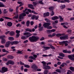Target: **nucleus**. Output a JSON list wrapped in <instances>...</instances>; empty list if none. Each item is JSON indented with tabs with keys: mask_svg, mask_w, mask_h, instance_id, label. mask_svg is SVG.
I'll use <instances>...</instances> for the list:
<instances>
[{
	"mask_svg": "<svg viewBox=\"0 0 74 74\" xmlns=\"http://www.w3.org/2000/svg\"><path fill=\"white\" fill-rule=\"evenodd\" d=\"M7 53H6L5 54H2V55H0V58H1V56L2 57H3V56H5V55H7Z\"/></svg>",
	"mask_w": 74,
	"mask_h": 74,
	"instance_id": "nucleus-48",
	"label": "nucleus"
},
{
	"mask_svg": "<svg viewBox=\"0 0 74 74\" xmlns=\"http://www.w3.org/2000/svg\"><path fill=\"white\" fill-rule=\"evenodd\" d=\"M64 35H65V34L64 33L62 34L58 33L56 34V36H57V37H60V36H64Z\"/></svg>",
	"mask_w": 74,
	"mask_h": 74,
	"instance_id": "nucleus-13",
	"label": "nucleus"
},
{
	"mask_svg": "<svg viewBox=\"0 0 74 74\" xmlns=\"http://www.w3.org/2000/svg\"><path fill=\"white\" fill-rule=\"evenodd\" d=\"M7 65H9V64H11V60L8 61L6 63Z\"/></svg>",
	"mask_w": 74,
	"mask_h": 74,
	"instance_id": "nucleus-39",
	"label": "nucleus"
},
{
	"mask_svg": "<svg viewBox=\"0 0 74 74\" xmlns=\"http://www.w3.org/2000/svg\"><path fill=\"white\" fill-rule=\"evenodd\" d=\"M68 33H69V34H71V29H69L67 31Z\"/></svg>",
	"mask_w": 74,
	"mask_h": 74,
	"instance_id": "nucleus-49",
	"label": "nucleus"
},
{
	"mask_svg": "<svg viewBox=\"0 0 74 74\" xmlns=\"http://www.w3.org/2000/svg\"><path fill=\"white\" fill-rule=\"evenodd\" d=\"M45 21H46L47 22H49V23H50V22H51V21L48 19V18H46L45 19Z\"/></svg>",
	"mask_w": 74,
	"mask_h": 74,
	"instance_id": "nucleus-30",
	"label": "nucleus"
},
{
	"mask_svg": "<svg viewBox=\"0 0 74 74\" xmlns=\"http://www.w3.org/2000/svg\"><path fill=\"white\" fill-rule=\"evenodd\" d=\"M56 33H53L52 35V37H54V36H56Z\"/></svg>",
	"mask_w": 74,
	"mask_h": 74,
	"instance_id": "nucleus-63",
	"label": "nucleus"
},
{
	"mask_svg": "<svg viewBox=\"0 0 74 74\" xmlns=\"http://www.w3.org/2000/svg\"><path fill=\"white\" fill-rule=\"evenodd\" d=\"M40 37L38 36H32L29 38V40L31 42H37L39 40Z\"/></svg>",
	"mask_w": 74,
	"mask_h": 74,
	"instance_id": "nucleus-1",
	"label": "nucleus"
},
{
	"mask_svg": "<svg viewBox=\"0 0 74 74\" xmlns=\"http://www.w3.org/2000/svg\"><path fill=\"white\" fill-rule=\"evenodd\" d=\"M11 44V42L8 41L6 42V44L5 45V47L6 48H8V47H10V45Z\"/></svg>",
	"mask_w": 74,
	"mask_h": 74,
	"instance_id": "nucleus-6",
	"label": "nucleus"
},
{
	"mask_svg": "<svg viewBox=\"0 0 74 74\" xmlns=\"http://www.w3.org/2000/svg\"><path fill=\"white\" fill-rule=\"evenodd\" d=\"M26 16V14L25 13H23L22 14H21L20 15V16H19V19H22L23 18V16Z\"/></svg>",
	"mask_w": 74,
	"mask_h": 74,
	"instance_id": "nucleus-4",
	"label": "nucleus"
},
{
	"mask_svg": "<svg viewBox=\"0 0 74 74\" xmlns=\"http://www.w3.org/2000/svg\"><path fill=\"white\" fill-rule=\"evenodd\" d=\"M20 65H25V63L22 62V61H20Z\"/></svg>",
	"mask_w": 74,
	"mask_h": 74,
	"instance_id": "nucleus-57",
	"label": "nucleus"
},
{
	"mask_svg": "<svg viewBox=\"0 0 74 74\" xmlns=\"http://www.w3.org/2000/svg\"><path fill=\"white\" fill-rule=\"evenodd\" d=\"M64 40H67L69 38H68V37H69L68 35H64Z\"/></svg>",
	"mask_w": 74,
	"mask_h": 74,
	"instance_id": "nucleus-27",
	"label": "nucleus"
},
{
	"mask_svg": "<svg viewBox=\"0 0 74 74\" xmlns=\"http://www.w3.org/2000/svg\"><path fill=\"white\" fill-rule=\"evenodd\" d=\"M32 7H33V5L32 4H28V7L30 8Z\"/></svg>",
	"mask_w": 74,
	"mask_h": 74,
	"instance_id": "nucleus-43",
	"label": "nucleus"
},
{
	"mask_svg": "<svg viewBox=\"0 0 74 74\" xmlns=\"http://www.w3.org/2000/svg\"><path fill=\"white\" fill-rule=\"evenodd\" d=\"M48 71L45 70L44 71V74H48Z\"/></svg>",
	"mask_w": 74,
	"mask_h": 74,
	"instance_id": "nucleus-53",
	"label": "nucleus"
},
{
	"mask_svg": "<svg viewBox=\"0 0 74 74\" xmlns=\"http://www.w3.org/2000/svg\"><path fill=\"white\" fill-rule=\"evenodd\" d=\"M59 19V17L57 16H53L51 18V19L53 21H55L56 19Z\"/></svg>",
	"mask_w": 74,
	"mask_h": 74,
	"instance_id": "nucleus-11",
	"label": "nucleus"
},
{
	"mask_svg": "<svg viewBox=\"0 0 74 74\" xmlns=\"http://www.w3.org/2000/svg\"><path fill=\"white\" fill-rule=\"evenodd\" d=\"M60 40H64V36H61L60 37Z\"/></svg>",
	"mask_w": 74,
	"mask_h": 74,
	"instance_id": "nucleus-46",
	"label": "nucleus"
},
{
	"mask_svg": "<svg viewBox=\"0 0 74 74\" xmlns=\"http://www.w3.org/2000/svg\"><path fill=\"white\" fill-rule=\"evenodd\" d=\"M69 69L71 71L73 72L74 71V67L71 66L69 67Z\"/></svg>",
	"mask_w": 74,
	"mask_h": 74,
	"instance_id": "nucleus-24",
	"label": "nucleus"
},
{
	"mask_svg": "<svg viewBox=\"0 0 74 74\" xmlns=\"http://www.w3.org/2000/svg\"><path fill=\"white\" fill-rule=\"evenodd\" d=\"M59 18L60 19V22H62L63 21L64 19L62 18V17L60 16H59Z\"/></svg>",
	"mask_w": 74,
	"mask_h": 74,
	"instance_id": "nucleus-23",
	"label": "nucleus"
},
{
	"mask_svg": "<svg viewBox=\"0 0 74 74\" xmlns=\"http://www.w3.org/2000/svg\"><path fill=\"white\" fill-rule=\"evenodd\" d=\"M41 63L43 64V67H44V66H46V64H47V63H46L45 61H42Z\"/></svg>",
	"mask_w": 74,
	"mask_h": 74,
	"instance_id": "nucleus-34",
	"label": "nucleus"
},
{
	"mask_svg": "<svg viewBox=\"0 0 74 74\" xmlns=\"http://www.w3.org/2000/svg\"><path fill=\"white\" fill-rule=\"evenodd\" d=\"M15 64V62L13 61L10 60V64L12 65H14Z\"/></svg>",
	"mask_w": 74,
	"mask_h": 74,
	"instance_id": "nucleus-42",
	"label": "nucleus"
},
{
	"mask_svg": "<svg viewBox=\"0 0 74 74\" xmlns=\"http://www.w3.org/2000/svg\"><path fill=\"white\" fill-rule=\"evenodd\" d=\"M11 44V42L8 41L6 42V44L5 45V47L6 48H8V47H10V45Z\"/></svg>",
	"mask_w": 74,
	"mask_h": 74,
	"instance_id": "nucleus-7",
	"label": "nucleus"
},
{
	"mask_svg": "<svg viewBox=\"0 0 74 74\" xmlns=\"http://www.w3.org/2000/svg\"><path fill=\"white\" fill-rule=\"evenodd\" d=\"M32 69L34 70V71H36L37 70V69L38 68V67L36 64H34L31 67Z\"/></svg>",
	"mask_w": 74,
	"mask_h": 74,
	"instance_id": "nucleus-9",
	"label": "nucleus"
},
{
	"mask_svg": "<svg viewBox=\"0 0 74 74\" xmlns=\"http://www.w3.org/2000/svg\"><path fill=\"white\" fill-rule=\"evenodd\" d=\"M65 2H67V3H70V1L69 0H64V1H60V3H65Z\"/></svg>",
	"mask_w": 74,
	"mask_h": 74,
	"instance_id": "nucleus-15",
	"label": "nucleus"
},
{
	"mask_svg": "<svg viewBox=\"0 0 74 74\" xmlns=\"http://www.w3.org/2000/svg\"><path fill=\"white\" fill-rule=\"evenodd\" d=\"M3 14H7V13H8V11L7 10V9H4L3 11Z\"/></svg>",
	"mask_w": 74,
	"mask_h": 74,
	"instance_id": "nucleus-32",
	"label": "nucleus"
},
{
	"mask_svg": "<svg viewBox=\"0 0 74 74\" xmlns=\"http://www.w3.org/2000/svg\"><path fill=\"white\" fill-rule=\"evenodd\" d=\"M5 35H2L0 36V39H1V40L4 39V38H5Z\"/></svg>",
	"mask_w": 74,
	"mask_h": 74,
	"instance_id": "nucleus-26",
	"label": "nucleus"
},
{
	"mask_svg": "<svg viewBox=\"0 0 74 74\" xmlns=\"http://www.w3.org/2000/svg\"><path fill=\"white\" fill-rule=\"evenodd\" d=\"M24 66L25 67H26V68H28V69L30 68V66L28 64H24Z\"/></svg>",
	"mask_w": 74,
	"mask_h": 74,
	"instance_id": "nucleus-33",
	"label": "nucleus"
},
{
	"mask_svg": "<svg viewBox=\"0 0 74 74\" xmlns=\"http://www.w3.org/2000/svg\"><path fill=\"white\" fill-rule=\"evenodd\" d=\"M47 32L48 33H51V29H49V30H47Z\"/></svg>",
	"mask_w": 74,
	"mask_h": 74,
	"instance_id": "nucleus-55",
	"label": "nucleus"
},
{
	"mask_svg": "<svg viewBox=\"0 0 74 74\" xmlns=\"http://www.w3.org/2000/svg\"><path fill=\"white\" fill-rule=\"evenodd\" d=\"M59 56H61V57H64L65 55L63 54V53H60L59 54Z\"/></svg>",
	"mask_w": 74,
	"mask_h": 74,
	"instance_id": "nucleus-25",
	"label": "nucleus"
},
{
	"mask_svg": "<svg viewBox=\"0 0 74 74\" xmlns=\"http://www.w3.org/2000/svg\"><path fill=\"white\" fill-rule=\"evenodd\" d=\"M2 44H4V43H5V42H6V40L5 39H1V41Z\"/></svg>",
	"mask_w": 74,
	"mask_h": 74,
	"instance_id": "nucleus-21",
	"label": "nucleus"
},
{
	"mask_svg": "<svg viewBox=\"0 0 74 74\" xmlns=\"http://www.w3.org/2000/svg\"><path fill=\"white\" fill-rule=\"evenodd\" d=\"M4 5L1 2H0V7H4Z\"/></svg>",
	"mask_w": 74,
	"mask_h": 74,
	"instance_id": "nucleus-37",
	"label": "nucleus"
},
{
	"mask_svg": "<svg viewBox=\"0 0 74 74\" xmlns=\"http://www.w3.org/2000/svg\"><path fill=\"white\" fill-rule=\"evenodd\" d=\"M43 67L45 69H51V67L50 66L47 65L44 66Z\"/></svg>",
	"mask_w": 74,
	"mask_h": 74,
	"instance_id": "nucleus-12",
	"label": "nucleus"
},
{
	"mask_svg": "<svg viewBox=\"0 0 74 74\" xmlns=\"http://www.w3.org/2000/svg\"><path fill=\"white\" fill-rule=\"evenodd\" d=\"M44 28L43 27H40V28H39V31H42V30H43V28Z\"/></svg>",
	"mask_w": 74,
	"mask_h": 74,
	"instance_id": "nucleus-58",
	"label": "nucleus"
},
{
	"mask_svg": "<svg viewBox=\"0 0 74 74\" xmlns=\"http://www.w3.org/2000/svg\"><path fill=\"white\" fill-rule=\"evenodd\" d=\"M51 25V23H44L43 25V26L45 28H47L49 25Z\"/></svg>",
	"mask_w": 74,
	"mask_h": 74,
	"instance_id": "nucleus-8",
	"label": "nucleus"
},
{
	"mask_svg": "<svg viewBox=\"0 0 74 74\" xmlns=\"http://www.w3.org/2000/svg\"><path fill=\"white\" fill-rule=\"evenodd\" d=\"M62 9H64L66 7V5H62Z\"/></svg>",
	"mask_w": 74,
	"mask_h": 74,
	"instance_id": "nucleus-47",
	"label": "nucleus"
},
{
	"mask_svg": "<svg viewBox=\"0 0 74 74\" xmlns=\"http://www.w3.org/2000/svg\"><path fill=\"white\" fill-rule=\"evenodd\" d=\"M59 43L60 45H62V44H64V43H65L64 41H63V42H59Z\"/></svg>",
	"mask_w": 74,
	"mask_h": 74,
	"instance_id": "nucleus-35",
	"label": "nucleus"
},
{
	"mask_svg": "<svg viewBox=\"0 0 74 74\" xmlns=\"http://www.w3.org/2000/svg\"><path fill=\"white\" fill-rule=\"evenodd\" d=\"M30 21H27L26 24L27 27H29V25H30Z\"/></svg>",
	"mask_w": 74,
	"mask_h": 74,
	"instance_id": "nucleus-20",
	"label": "nucleus"
},
{
	"mask_svg": "<svg viewBox=\"0 0 74 74\" xmlns=\"http://www.w3.org/2000/svg\"><path fill=\"white\" fill-rule=\"evenodd\" d=\"M32 4H33L34 6H35V5H36L37 3L36 2H34L32 3Z\"/></svg>",
	"mask_w": 74,
	"mask_h": 74,
	"instance_id": "nucleus-51",
	"label": "nucleus"
},
{
	"mask_svg": "<svg viewBox=\"0 0 74 74\" xmlns=\"http://www.w3.org/2000/svg\"><path fill=\"white\" fill-rule=\"evenodd\" d=\"M43 48H44V49H45L46 50H48V49H49L50 48V47H49L45 46L43 47Z\"/></svg>",
	"mask_w": 74,
	"mask_h": 74,
	"instance_id": "nucleus-29",
	"label": "nucleus"
},
{
	"mask_svg": "<svg viewBox=\"0 0 74 74\" xmlns=\"http://www.w3.org/2000/svg\"><path fill=\"white\" fill-rule=\"evenodd\" d=\"M9 34L10 36H12L14 35V32L13 31H11L10 33Z\"/></svg>",
	"mask_w": 74,
	"mask_h": 74,
	"instance_id": "nucleus-28",
	"label": "nucleus"
},
{
	"mask_svg": "<svg viewBox=\"0 0 74 74\" xmlns=\"http://www.w3.org/2000/svg\"><path fill=\"white\" fill-rule=\"evenodd\" d=\"M23 34L24 36H26V35H27L26 36V38L32 36V34H31V33L29 32H25V33H24Z\"/></svg>",
	"mask_w": 74,
	"mask_h": 74,
	"instance_id": "nucleus-3",
	"label": "nucleus"
},
{
	"mask_svg": "<svg viewBox=\"0 0 74 74\" xmlns=\"http://www.w3.org/2000/svg\"><path fill=\"white\" fill-rule=\"evenodd\" d=\"M74 54H73L72 56L71 55H69L68 56V57L70 60L72 61H74Z\"/></svg>",
	"mask_w": 74,
	"mask_h": 74,
	"instance_id": "nucleus-5",
	"label": "nucleus"
},
{
	"mask_svg": "<svg viewBox=\"0 0 74 74\" xmlns=\"http://www.w3.org/2000/svg\"><path fill=\"white\" fill-rule=\"evenodd\" d=\"M26 32H31L32 33V29H30L29 28H27L25 29Z\"/></svg>",
	"mask_w": 74,
	"mask_h": 74,
	"instance_id": "nucleus-14",
	"label": "nucleus"
},
{
	"mask_svg": "<svg viewBox=\"0 0 74 74\" xmlns=\"http://www.w3.org/2000/svg\"><path fill=\"white\" fill-rule=\"evenodd\" d=\"M4 21V19L3 18H0V22H3Z\"/></svg>",
	"mask_w": 74,
	"mask_h": 74,
	"instance_id": "nucleus-59",
	"label": "nucleus"
},
{
	"mask_svg": "<svg viewBox=\"0 0 74 74\" xmlns=\"http://www.w3.org/2000/svg\"><path fill=\"white\" fill-rule=\"evenodd\" d=\"M67 50H64L63 51H62V52H63V53H67Z\"/></svg>",
	"mask_w": 74,
	"mask_h": 74,
	"instance_id": "nucleus-56",
	"label": "nucleus"
},
{
	"mask_svg": "<svg viewBox=\"0 0 74 74\" xmlns=\"http://www.w3.org/2000/svg\"><path fill=\"white\" fill-rule=\"evenodd\" d=\"M64 42H65V43H64V44H65V46H67L68 45V44H67L68 43V41H64Z\"/></svg>",
	"mask_w": 74,
	"mask_h": 74,
	"instance_id": "nucleus-31",
	"label": "nucleus"
},
{
	"mask_svg": "<svg viewBox=\"0 0 74 74\" xmlns=\"http://www.w3.org/2000/svg\"><path fill=\"white\" fill-rule=\"evenodd\" d=\"M14 11V10L10 8L9 9V11L10 12H12Z\"/></svg>",
	"mask_w": 74,
	"mask_h": 74,
	"instance_id": "nucleus-61",
	"label": "nucleus"
},
{
	"mask_svg": "<svg viewBox=\"0 0 74 74\" xmlns=\"http://www.w3.org/2000/svg\"><path fill=\"white\" fill-rule=\"evenodd\" d=\"M17 52H16V53L17 54H23V53H22V51L23 50H22L21 51H20L18 50H17Z\"/></svg>",
	"mask_w": 74,
	"mask_h": 74,
	"instance_id": "nucleus-18",
	"label": "nucleus"
},
{
	"mask_svg": "<svg viewBox=\"0 0 74 74\" xmlns=\"http://www.w3.org/2000/svg\"><path fill=\"white\" fill-rule=\"evenodd\" d=\"M16 32L17 34H19V33H20V31L16 30Z\"/></svg>",
	"mask_w": 74,
	"mask_h": 74,
	"instance_id": "nucleus-64",
	"label": "nucleus"
},
{
	"mask_svg": "<svg viewBox=\"0 0 74 74\" xmlns=\"http://www.w3.org/2000/svg\"><path fill=\"white\" fill-rule=\"evenodd\" d=\"M1 70H0V73H4L8 71V68H6L5 67H2Z\"/></svg>",
	"mask_w": 74,
	"mask_h": 74,
	"instance_id": "nucleus-2",
	"label": "nucleus"
},
{
	"mask_svg": "<svg viewBox=\"0 0 74 74\" xmlns=\"http://www.w3.org/2000/svg\"><path fill=\"white\" fill-rule=\"evenodd\" d=\"M32 13H33V14H35V15H37L38 13L34 11V10H32Z\"/></svg>",
	"mask_w": 74,
	"mask_h": 74,
	"instance_id": "nucleus-45",
	"label": "nucleus"
},
{
	"mask_svg": "<svg viewBox=\"0 0 74 74\" xmlns=\"http://www.w3.org/2000/svg\"><path fill=\"white\" fill-rule=\"evenodd\" d=\"M45 40V38H44L43 37H42L40 38V41H43V40Z\"/></svg>",
	"mask_w": 74,
	"mask_h": 74,
	"instance_id": "nucleus-62",
	"label": "nucleus"
},
{
	"mask_svg": "<svg viewBox=\"0 0 74 74\" xmlns=\"http://www.w3.org/2000/svg\"><path fill=\"white\" fill-rule=\"evenodd\" d=\"M55 14V13H54V12L53 10L51 11V16H53Z\"/></svg>",
	"mask_w": 74,
	"mask_h": 74,
	"instance_id": "nucleus-50",
	"label": "nucleus"
},
{
	"mask_svg": "<svg viewBox=\"0 0 74 74\" xmlns=\"http://www.w3.org/2000/svg\"><path fill=\"white\" fill-rule=\"evenodd\" d=\"M39 4H41V5H44V2H42V1H39Z\"/></svg>",
	"mask_w": 74,
	"mask_h": 74,
	"instance_id": "nucleus-38",
	"label": "nucleus"
},
{
	"mask_svg": "<svg viewBox=\"0 0 74 74\" xmlns=\"http://www.w3.org/2000/svg\"><path fill=\"white\" fill-rule=\"evenodd\" d=\"M8 26L9 27H11L12 25V23L11 22H8L7 24Z\"/></svg>",
	"mask_w": 74,
	"mask_h": 74,
	"instance_id": "nucleus-17",
	"label": "nucleus"
},
{
	"mask_svg": "<svg viewBox=\"0 0 74 74\" xmlns=\"http://www.w3.org/2000/svg\"><path fill=\"white\" fill-rule=\"evenodd\" d=\"M49 9L50 11H52L53 10V7L52 6L50 7H49Z\"/></svg>",
	"mask_w": 74,
	"mask_h": 74,
	"instance_id": "nucleus-40",
	"label": "nucleus"
},
{
	"mask_svg": "<svg viewBox=\"0 0 74 74\" xmlns=\"http://www.w3.org/2000/svg\"><path fill=\"white\" fill-rule=\"evenodd\" d=\"M49 45L50 47L52 49H55V47H54V46L51 45L50 44H49Z\"/></svg>",
	"mask_w": 74,
	"mask_h": 74,
	"instance_id": "nucleus-22",
	"label": "nucleus"
},
{
	"mask_svg": "<svg viewBox=\"0 0 74 74\" xmlns=\"http://www.w3.org/2000/svg\"><path fill=\"white\" fill-rule=\"evenodd\" d=\"M21 38L22 40H26L27 39V38H26V36H22Z\"/></svg>",
	"mask_w": 74,
	"mask_h": 74,
	"instance_id": "nucleus-36",
	"label": "nucleus"
},
{
	"mask_svg": "<svg viewBox=\"0 0 74 74\" xmlns=\"http://www.w3.org/2000/svg\"><path fill=\"white\" fill-rule=\"evenodd\" d=\"M47 29H52V27L51 26H49L48 27H47Z\"/></svg>",
	"mask_w": 74,
	"mask_h": 74,
	"instance_id": "nucleus-52",
	"label": "nucleus"
},
{
	"mask_svg": "<svg viewBox=\"0 0 74 74\" xmlns=\"http://www.w3.org/2000/svg\"><path fill=\"white\" fill-rule=\"evenodd\" d=\"M3 60L4 62H7V61L8 59L7 58H4L3 59Z\"/></svg>",
	"mask_w": 74,
	"mask_h": 74,
	"instance_id": "nucleus-44",
	"label": "nucleus"
},
{
	"mask_svg": "<svg viewBox=\"0 0 74 74\" xmlns=\"http://www.w3.org/2000/svg\"><path fill=\"white\" fill-rule=\"evenodd\" d=\"M36 16L35 15H33L32 17H31V19H34L35 18H36Z\"/></svg>",
	"mask_w": 74,
	"mask_h": 74,
	"instance_id": "nucleus-54",
	"label": "nucleus"
},
{
	"mask_svg": "<svg viewBox=\"0 0 74 74\" xmlns=\"http://www.w3.org/2000/svg\"><path fill=\"white\" fill-rule=\"evenodd\" d=\"M2 18H5V19H9V20H12V18H10L8 17H6L5 16H3L2 17Z\"/></svg>",
	"mask_w": 74,
	"mask_h": 74,
	"instance_id": "nucleus-16",
	"label": "nucleus"
},
{
	"mask_svg": "<svg viewBox=\"0 0 74 74\" xmlns=\"http://www.w3.org/2000/svg\"><path fill=\"white\" fill-rule=\"evenodd\" d=\"M8 59H13L14 58V56L12 55L8 56Z\"/></svg>",
	"mask_w": 74,
	"mask_h": 74,
	"instance_id": "nucleus-19",
	"label": "nucleus"
},
{
	"mask_svg": "<svg viewBox=\"0 0 74 74\" xmlns=\"http://www.w3.org/2000/svg\"><path fill=\"white\" fill-rule=\"evenodd\" d=\"M8 39L11 41H12V40H14V38L13 37H9Z\"/></svg>",
	"mask_w": 74,
	"mask_h": 74,
	"instance_id": "nucleus-41",
	"label": "nucleus"
},
{
	"mask_svg": "<svg viewBox=\"0 0 74 74\" xmlns=\"http://www.w3.org/2000/svg\"><path fill=\"white\" fill-rule=\"evenodd\" d=\"M19 43V42L17 41H14L11 42V45H17Z\"/></svg>",
	"mask_w": 74,
	"mask_h": 74,
	"instance_id": "nucleus-10",
	"label": "nucleus"
},
{
	"mask_svg": "<svg viewBox=\"0 0 74 74\" xmlns=\"http://www.w3.org/2000/svg\"><path fill=\"white\" fill-rule=\"evenodd\" d=\"M27 11H28V12H32V10H31L29 9H28L27 10Z\"/></svg>",
	"mask_w": 74,
	"mask_h": 74,
	"instance_id": "nucleus-60",
	"label": "nucleus"
}]
</instances>
